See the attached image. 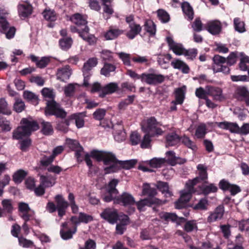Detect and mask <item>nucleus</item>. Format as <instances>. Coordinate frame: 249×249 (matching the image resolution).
I'll return each instance as SVG.
<instances>
[{
  "label": "nucleus",
  "mask_w": 249,
  "mask_h": 249,
  "mask_svg": "<svg viewBox=\"0 0 249 249\" xmlns=\"http://www.w3.org/2000/svg\"><path fill=\"white\" fill-rule=\"evenodd\" d=\"M114 202L122 203L124 206L130 207L128 211L129 213H132L135 211V208L132 206L135 204V200L133 196L127 193H123L120 196H116L114 198Z\"/></svg>",
  "instance_id": "7"
},
{
  "label": "nucleus",
  "mask_w": 249,
  "mask_h": 249,
  "mask_svg": "<svg viewBox=\"0 0 249 249\" xmlns=\"http://www.w3.org/2000/svg\"><path fill=\"white\" fill-rule=\"evenodd\" d=\"M67 225V222L62 223V228L60 231L61 237L64 240H68L71 238L73 234H74L77 231L76 226H75L72 229H69Z\"/></svg>",
  "instance_id": "21"
},
{
  "label": "nucleus",
  "mask_w": 249,
  "mask_h": 249,
  "mask_svg": "<svg viewBox=\"0 0 249 249\" xmlns=\"http://www.w3.org/2000/svg\"><path fill=\"white\" fill-rule=\"evenodd\" d=\"M42 95L47 98L53 99L55 96L53 90L51 89L44 88L41 90Z\"/></svg>",
  "instance_id": "64"
},
{
  "label": "nucleus",
  "mask_w": 249,
  "mask_h": 249,
  "mask_svg": "<svg viewBox=\"0 0 249 249\" xmlns=\"http://www.w3.org/2000/svg\"><path fill=\"white\" fill-rule=\"evenodd\" d=\"M249 94V91L246 87H239L237 88L235 91L236 98L239 100H243V99Z\"/></svg>",
  "instance_id": "43"
},
{
  "label": "nucleus",
  "mask_w": 249,
  "mask_h": 249,
  "mask_svg": "<svg viewBox=\"0 0 249 249\" xmlns=\"http://www.w3.org/2000/svg\"><path fill=\"white\" fill-rule=\"evenodd\" d=\"M160 123L157 122L154 117H150L142 124V130L150 135L151 137L161 135L163 131L160 127Z\"/></svg>",
  "instance_id": "4"
},
{
  "label": "nucleus",
  "mask_w": 249,
  "mask_h": 249,
  "mask_svg": "<svg viewBox=\"0 0 249 249\" xmlns=\"http://www.w3.org/2000/svg\"><path fill=\"white\" fill-rule=\"evenodd\" d=\"M159 216L161 219L168 222L170 221L176 222L178 224L180 223L184 222L185 219L182 217H178L175 213L166 212H162L159 214Z\"/></svg>",
  "instance_id": "20"
},
{
  "label": "nucleus",
  "mask_w": 249,
  "mask_h": 249,
  "mask_svg": "<svg viewBox=\"0 0 249 249\" xmlns=\"http://www.w3.org/2000/svg\"><path fill=\"white\" fill-rule=\"evenodd\" d=\"M54 198L56 203L57 208L67 209L68 208L69 203L61 195H56Z\"/></svg>",
  "instance_id": "45"
},
{
  "label": "nucleus",
  "mask_w": 249,
  "mask_h": 249,
  "mask_svg": "<svg viewBox=\"0 0 249 249\" xmlns=\"http://www.w3.org/2000/svg\"><path fill=\"white\" fill-rule=\"evenodd\" d=\"M233 24L236 31L242 33L246 31L245 23L240 18H236L233 19Z\"/></svg>",
  "instance_id": "42"
},
{
  "label": "nucleus",
  "mask_w": 249,
  "mask_h": 249,
  "mask_svg": "<svg viewBox=\"0 0 249 249\" xmlns=\"http://www.w3.org/2000/svg\"><path fill=\"white\" fill-rule=\"evenodd\" d=\"M27 172L23 170H18L13 175L14 181L16 183L21 182L27 175Z\"/></svg>",
  "instance_id": "51"
},
{
  "label": "nucleus",
  "mask_w": 249,
  "mask_h": 249,
  "mask_svg": "<svg viewBox=\"0 0 249 249\" xmlns=\"http://www.w3.org/2000/svg\"><path fill=\"white\" fill-rule=\"evenodd\" d=\"M44 18L47 20L53 21L56 19V16L54 11L45 10L42 13Z\"/></svg>",
  "instance_id": "53"
},
{
  "label": "nucleus",
  "mask_w": 249,
  "mask_h": 249,
  "mask_svg": "<svg viewBox=\"0 0 249 249\" xmlns=\"http://www.w3.org/2000/svg\"><path fill=\"white\" fill-rule=\"evenodd\" d=\"M72 74V70L69 65H65L57 69L55 75L56 79L62 82H66Z\"/></svg>",
  "instance_id": "13"
},
{
  "label": "nucleus",
  "mask_w": 249,
  "mask_h": 249,
  "mask_svg": "<svg viewBox=\"0 0 249 249\" xmlns=\"http://www.w3.org/2000/svg\"><path fill=\"white\" fill-rule=\"evenodd\" d=\"M179 142V137L176 133H172L166 137V147L175 146Z\"/></svg>",
  "instance_id": "35"
},
{
  "label": "nucleus",
  "mask_w": 249,
  "mask_h": 249,
  "mask_svg": "<svg viewBox=\"0 0 249 249\" xmlns=\"http://www.w3.org/2000/svg\"><path fill=\"white\" fill-rule=\"evenodd\" d=\"M118 89V85L117 83H110L103 88L102 93H100L99 96L101 97H104L107 94L115 92Z\"/></svg>",
  "instance_id": "30"
},
{
  "label": "nucleus",
  "mask_w": 249,
  "mask_h": 249,
  "mask_svg": "<svg viewBox=\"0 0 249 249\" xmlns=\"http://www.w3.org/2000/svg\"><path fill=\"white\" fill-rule=\"evenodd\" d=\"M18 210L20 216L26 222L35 220L34 212L30 209L27 203L19 202Z\"/></svg>",
  "instance_id": "8"
},
{
  "label": "nucleus",
  "mask_w": 249,
  "mask_h": 249,
  "mask_svg": "<svg viewBox=\"0 0 249 249\" xmlns=\"http://www.w3.org/2000/svg\"><path fill=\"white\" fill-rule=\"evenodd\" d=\"M219 187L223 190L229 191L232 195H235L240 192V189L239 186L231 184L225 180L220 181L219 182Z\"/></svg>",
  "instance_id": "23"
},
{
  "label": "nucleus",
  "mask_w": 249,
  "mask_h": 249,
  "mask_svg": "<svg viewBox=\"0 0 249 249\" xmlns=\"http://www.w3.org/2000/svg\"><path fill=\"white\" fill-rule=\"evenodd\" d=\"M157 187L162 193H165L166 196H171V193L169 191L167 183L159 181L157 183Z\"/></svg>",
  "instance_id": "48"
},
{
  "label": "nucleus",
  "mask_w": 249,
  "mask_h": 249,
  "mask_svg": "<svg viewBox=\"0 0 249 249\" xmlns=\"http://www.w3.org/2000/svg\"><path fill=\"white\" fill-rule=\"evenodd\" d=\"M224 207L222 206L217 207L215 211L208 217V220L210 222H213L221 219L224 214Z\"/></svg>",
  "instance_id": "28"
},
{
  "label": "nucleus",
  "mask_w": 249,
  "mask_h": 249,
  "mask_svg": "<svg viewBox=\"0 0 249 249\" xmlns=\"http://www.w3.org/2000/svg\"><path fill=\"white\" fill-rule=\"evenodd\" d=\"M129 30L127 32L126 35L130 39L134 38L141 32L142 30L141 26L136 23L131 24V25L129 26Z\"/></svg>",
  "instance_id": "31"
},
{
  "label": "nucleus",
  "mask_w": 249,
  "mask_h": 249,
  "mask_svg": "<svg viewBox=\"0 0 249 249\" xmlns=\"http://www.w3.org/2000/svg\"><path fill=\"white\" fill-rule=\"evenodd\" d=\"M19 16L25 18L32 13V6L27 1H20L18 6Z\"/></svg>",
  "instance_id": "17"
},
{
  "label": "nucleus",
  "mask_w": 249,
  "mask_h": 249,
  "mask_svg": "<svg viewBox=\"0 0 249 249\" xmlns=\"http://www.w3.org/2000/svg\"><path fill=\"white\" fill-rule=\"evenodd\" d=\"M89 28L88 26L84 28L83 32H80V36L90 45L94 44L97 41L96 38L92 35L89 34Z\"/></svg>",
  "instance_id": "29"
},
{
  "label": "nucleus",
  "mask_w": 249,
  "mask_h": 249,
  "mask_svg": "<svg viewBox=\"0 0 249 249\" xmlns=\"http://www.w3.org/2000/svg\"><path fill=\"white\" fill-rule=\"evenodd\" d=\"M142 196H154L156 195L157 191L155 188H151L150 184L147 183H143L142 185Z\"/></svg>",
  "instance_id": "39"
},
{
  "label": "nucleus",
  "mask_w": 249,
  "mask_h": 249,
  "mask_svg": "<svg viewBox=\"0 0 249 249\" xmlns=\"http://www.w3.org/2000/svg\"><path fill=\"white\" fill-rule=\"evenodd\" d=\"M159 19L163 23H166L169 21L170 16L169 14L162 9H159L157 11Z\"/></svg>",
  "instance_id": "58"
},
{
  "label": "nucleus",
  "mask_w": 249,
  "mask_h": 249,
  "mask_svg": "<svg viewBox=\"0 0 249 249\" xmlns=\"http://www.w3.org/2000/svg\"><path fill=\"white\" fill-rule=\"evenodd\" d=\"M46 115H53L57 117L64 118L66 112L62 109L58 104L53 100L48 101L45 109Z\"/></svg>",
  "instance_id": "6"
},
{
  "label": "nucleus",
  "mask_w": 249,
  "mask_h": 249,
  "mask_svg": "<svg viewBox=\"0 0 249 249\" xmlns=\"http://www.w3.org/2000/svg\"><path fill=\"white\" fill-rule=\"evenodd\" d=\"M166 40L170 49L172 50L176 55H183L185 49L183 47L182 44L175 42L171 37H167Z\"/></svg>",
  "instance_id": "18"
},
{
  "label": "nucleus",
  "mask_w": 249,
  "mask_h": 249,
  "mask_svg": "<svg viewBox=\"0 0 249 249\" xmlns=\"http://www.w3.org/2000/svg\"><path fill=\"white\" fill-rule=\"evenodd\" d=\"M71 20L78 27H82L84 26V28H85V26H87L86 25L87 23L86 20L79 14H75L73 15L71 17Z\"/></svg>",
  "instance_id": "34"
},
{
  "label": "nucleus",
  "mask_w": 249,
  "mask_h": 249,
  "mask_svg": "<svg viewBox=\"0 0 249 249\" xmlns=\"http://www.w3.org/2000/svg\"><path fill=\"white\" fill-rule=\"evenodd\" d=\"M207 31L212 35L218 34L221 30V23L218 20L208 22L206 25Z\"/></svg>",
  "instance_id": "25"
},
{
  "label": "nucleus",
  "mask_w": 249,
  "mask_h": 249,
  "mask_svg": "<svg viewBox=\"0 0 249 249\" xmlns=\"http://www.w3.org/2000/svg\"><path fill=\"white\" fill-rule=\"evenodd\" d=\"M240 56V62L239 67L241 70L245 71L249 69V57L242 53H239Z\"/></svg>",
  "instance_id": "40"
},
{
  "label": "nucleus",
  "mask_w": 249,
  "mask_h": 249,
  "mask_svg": "<svg viewBox=\"0 0 249 249\" xmlns=\"http://www.w3.org/2000/svg\"><path fill=\"white\" fill-rule=\"evenodd\" d=\"M165 76L157 72L154 69H150L147 72L142 74V82L150 85H156L163 82Z\"/></svg>",
  "instance_id": "5"
},
{
  "label": "nucleus",
  "mask_w": 249,
  "mask_h": 249,
  "mask_svg": "<svg viewBox=\"0 0 249 249\" xmlns=\"http://www.w3.org/2000/svg\"><path fill=\"white\" fill-rule=\"evenodd\" d=\"M71 221L75 226L77 227L80 223H88L93 220L91 215L84 213H80L78 217L76 216H72L71 218Z\"/></svg>",
  "instance_id": "19"
},
{
  "label": "nucleus",
  "mask_w": 249,
  "mask_h": 249,
  "mask_svg": "<svg viewBox=\"0 0 249 249\" xmlns=\"http://www.w3.org/2000/svg\"><path fill=\"white\" fill-rule=\"evenodd\" d=\"M171 64L174 69L180 70L183 73H188L189 72V66L183 61L178 59L172 61Z\"/></svg>",
  "instance_id": "27"
},
{
  "label": "nucleus",
  "mask_w": 249,
  "mask_h": 249,
  "mask_svg": "<svg viewBox=\"0 0 249 249\" xmlns=\"http://www.w3.org/2000/svg\"><path fill=\"white\" fill-rule=\"evenodd\" d=\"M184 229L187 232H191L194 231H197V226L196 221L195 220L187 221L184 225Z\"/></svg>",
  "instance_id": "57"
},
{
  "label": "nucleus",
  "mask_w": 249,
  "mask_h": 249,
  "mask_svg": "<svg viewBox=\"0 0 249 249\" xmlns=\"http://www.w3.org/2000/svg\"><path fill=\"white\" fill-rule=\"evenodd\" d=\"M85 160L87 165L92 166V161L90 158L95 159L98 161H103L105 174H110L117 171L120 167L127 169L133 167L136 163V160H131L125 161H119L112 153L107 151L93 150L89 154L86 153L84 155Z\"/></svg>",
  "instance_id": "1"
},
{
  "label": "nucleus",
  "mask_w": 249,
  "mask_h": 249,
  "mask_svg": "<svg viewBox=\"0 0 249 249\" xmlns=\"http://www.w3.org/2000/svg\"><path fill=\"white\" fill-rule=\"evenodd\" d=\"M135 96H129L127 98L121 101L119 104V108L120 109H124L128 105L131 104L134 100Z\"/></svg>",
  "instance_id": "59"
},
{
  "label": "nucleus",
  "mask_w": 249,
  "mask_h": 249,
  "mask_svg": "<svg viewBox=\"0 0 249 249\" xmlns=\"http://www.w3.org/2000/svg\"><path fill=\"white\" fill-rule=\"evenodd\" d=\"M20 124L21 126L18 127L13 133V138L14 139H22L39 128L37 122L30 118H23Z\"/></svg>",
  "instance_id": "2"
},
{
  "label": "nucleus",
  "mask_w": 249,
  "mask_h": 249,
  "mask_svg": "<svg viewBox=\"0 0 249 249\" xmlns=\"http://www.w3.org/2000/svg\"><path fill=\"white\" fill-rule=\"evenodd\" d=\"M72 40L71 38H63L59 40V45L63 50H67L70 49L72 45Z\"/></svg>",
  "instance_id": "54"
},
{
  "label": "nucleus",
  "mask_w": 249,
  "mask_h": 249,
  "mask_svg": "<svg viewBox=\"0 0 249 249\" xmlns=\"http://www.w3.org/2000/svg\"><path fill=\"white\" fill-rule=\"evenodd\" d=\"M123 33V31L118 29H110L107 31L104 36L106 40H112Z\"/></svg>",
  "instance_id": "37"
},
{
  "label": "nucleus",
  "mask_w": 249,
  "mask_h": 249,
  "mask_svg": "<svg viewBox=\"0 0 249 249\" xmlns=\"http://www.w3.org/2000/svg\"><path fill=\"white\" fill-rule=\"evenodd\" d=\"M206 134V127L205 124H200L197 127L195 136L198 139H201L204 137Z\"/></svg>",
  "instance_id": "52"
},
{
  "label": "nucleus",
  "mask_w": 249,
  "mask_h": 249,
  "mask_svg": "<svg viewBox=\"0 0 249 249\" xmlns=\"http://www.w3.org/2000/svg\"><path fill=\"white\" fill-rule=\"evenodd\" d=\"M197 179V178H194L186 183L185 188L180 192L179 199L175 203L176 209H180L185 207L186 203L190 200L192 193L194 192V187L196 184Z\"/></svg>",
  "instance_id": "3"
},
{
  "label": "nucleus",
  "mask_w": 249,
  "mask_h": 249,
  "mask_svg": "<svg viewBox=\"0 0 249 249\" xmlns=\"http://www.w3.org/2000/svg\"><path fill=\"white\" fill-rule=\"evenodd\" d=\"M85 116V115L83 113L74 114L65 120V124L67 126H69L73 123L75 124L78 128H82L84 125V117Z\"/></svg>",
  "instance_id": "12"
},
{
  "label": "nucleus",
  "mask_w": 249,
  "mask_h": 249,
  "mask_svg": "<svg viewBox=\"0 0 249 249\" xmlns=\"http://www.w3.org/2000/svg\"><path fill=\"white\" fill-rule=\"evenodd\" d=\"M161 201L155 198L153 199L150 198H144L143 199H141L139 201L136 202L135 204L137 207V209L139 211H145V207L146 206H150L153 203H157V204H161Z\"/></svg>",
  "instance_id": "22"
},
{
  "label": "nucleus",
  "mask_w": 249,
  "mask_h": 249,
  "mask_svg": "<svg viewBox=\"0 0 249 249\" xmlns=\"http://www.w3.org/2000/svg\"><path fill=\"white\" fill-rule=\"evenodd\" d=\"M1 204L3 210L8 213H11L13 210L12 201L11 199H5L2 201Z\"/></svg>",
  "instance_id": "50"
},
{
  "label": "nucleus",
  "mask_w": 249,
  "mask_h": 249,
  "mask_svg": "<svg viewBox=\"0 0 249 249\" xmlns=\"http://www.w3.org/2000/svg\"><path fill=\"white\" fill-rule=\"evenodd\" d=\"M213 61L214 63L213 66V69L214 72H222L225 74L229 73V68L223 65L226 61V59L225 57L216 55L213 57Z\"/></svg>",
  "instance_id": "10"
},
{
  "label": "nucleus",
  "mask_w": 249,
  "mask_h": 249,
  "mask_svg": "<svg viewBox=\"0 0 249 249\" xmlns=\"http://www.w3.org/2000/svg\"><path fill=\"white\" fill-rule=\"evenodd\" d=\"M118 183V180L113 179L110 180L107 187V193L103 196V199L106 202H110L116 198L118 193L116 187Z\"/></svg>",
  "instance_id": "9"
},
{
  "label": "nucleus",
  "mask_w": 249,
  "mask_h": 249,
  "mask_svg": "<svg viewBox=\"0 0 249 249\" xmlns=\"http://www.w3.org/2000/svg\"><path fill=\"white\" fill-rule=\"evenodd\" d=\"M115 129L113 133L115 141L118 142L124 141L126 138V133L123 127L121 125H118L115 126Z\"/></svg>",
  "instance_id": "33"
},
{
  "label": "nucleus",
  "mask_w": 249,
  "mask_h": 249,
  "mask_svg": "<svg viewBox=\"0 0 249 249\" xmlns=\"http://www.w3.org/2000/svg\"><path fill=\"white\" fill-rule=\"evenodd\" d=\"M172 59L171 55L170 54H159L158 56L157 61L158 64L163 68H166L167 64Z\"/></svg>",
  "instance_id": "38"
},
{
  "label": "nucleus",
  "mask_w": 249,
  "mask_h": 249,
  "mask_svg": "<svg viewBox=\"0 0 249 249\" xmlns=\"http://www.w3.org/2000/svg\"><path fill=\"white\" fill-rule=\"evenodd\" d=\"M180 141L182 143L184 144L188 148L191 149L192 150L195 151L196 149V144L189 137L184 136L179 138V142Z\"/></svg>",
  "instance_id": "44"
},
{
  "label": "nucleus",
  "mask_w": 249,
  "mask_h": 249,
  "mask_svg": "<svg viewBox=\"0 0 249 249\" xmlns=\"http://www.w3.org/2000/svg\"><path fill=\"white\" fill-rule=\"evenodd\" d=\"M176 100L174 101L178 104H182L184 100V92L181 89L178 88L175 91Z\"/></svg>",
  "instance_id": "60"
},
{
  "label": "nucleus",
  "mask_w": 249,
  "mask_h": 249,
  "mask_svg": "<svg viewBox=\"0 0 249 249\" xmlns=\"http://www.w3.org/2000/svg\"><path fill=\"white\" fill-rule=\"evenodd\" d=\"M31 59L36 63V65L39 68H43L47 66L49 63L50 59L49 57H42L40 60L34 55L30 56Z\"/></svg>",
  "instance_id": "32"
},
{
  "label": "nucleus",
  "mask_w": 249,
  "mask_h": 249,
  "mask_svg": "<svg viewBox=\"0 0 249 249\" xmlns=\"http://www.w3.org/2000/svg\"><path fill=\"white\" fill-rule=\"evenodd\" d=\"M208 201L206 198L201 199L199 202L195 205L193 208L195 210H203L207 209Z\"/></svg>",
  "instance_id": "61"
},
{
  "label": "nucleus",
  "mask_w": 249,
  "mask_h": 249,
  "mask_svg": "<svg viewBox=\"0 0 249 249\" xmlns=\"http://www.w3.org/2000/svg\"><path fill=\"white\" fill-rule=\"evenodd\" d=\"M97 64V60L96 58H89L87 62H86L83 68V72L84 75V85L88 86L89 85L88 81L91 75L90 71L93 67L96 66Z\"/></svg>",
  "instance_id": "11"
},
{
  "label": "nucleus",
  "mask_w": 249,
  "mask_h": 249,
  "mask_svg": "<svg viewBox=\"0 0 249 249\" xmlns=\"http://www.w3.org/2000/svg\"><path fill=\"white\" fill-rule=\"evenodd\" d=\"M115 69L116 68L114 65L106 63L101 69V73L106 76H108L110 75V72L114 71Z\"/></svg>",
  "instance_id": "55"
},
{
  "label": "nucleus",
  "mask_w": 249,
  "mask_h": 249,
  "mask_svg": "<svg viewBox=\"0 0 249 249\" xmlns=\"http://www.w3.org/2000/svg\"><path fill=\"white\" fill-rule=\"evenodd\" d=\"M41 132L44 135H50L53 133V127L50 123L43 121L41 123Z\"/></svg>",
  "instance_id": "41"
},
{
  "label": "nucleus",
  "mask_w": 249,
  "mask_h": 249,
  "mask_svg": "<svg viewBox=\"0 0 249 249\" xmlns=\"http://www.w3.org/2000/svg\"><path fill=\"white\" fill-rule=\"evenodd\" d=\"M56 179L55 176L41 175L40 183L45 188L51 187L55 184Z\"/></svg>",
  "instance_id": "26"
},
{
  "label": "nucleus",
  "mask_w": 249,
  "mask_h": 249,
  "mask_svg": "<svg viewBox=\"0 0 249 249\" xmlns=\"http://www.w3.org/2000/svg\"><path fill=\"white\" fill-rule=\"evenodd\" d=\"M117 54L118 55L120 58L122 60L123 63L127 66H131V62L130 60V54L124 53H118Z\"/></svg>",
  "instance_id": "62"
},
{
  "label": "nucleus",
  "mask_w": 249,
  "mask_h": 249,
  "mask_svg": "<svg viewBox=\"0 0 249 249\" xmlns=\"http://www.w3.org/2000/svg\"><path fill=\"white\" fill-rule=\"evenodd\" d=\"M19 244L23 248H30L34 246V243L30 240H28L22 237H18Z\"/></svg>",
  "instance_id": "63"
},
{
  "label": "nucleus",
  "mask_w": 249,
  "mask_h": 249,
  "mask_svg": "<svg viewBox=\"0 0 249 249\" xmlns=\"http://www.w3.org/2000/svg\"><path fill=\"white\" fill-rule=\"evenodd\" d=\"M216 124L221 129L228 130L231 133H238L239 126L236 123L224 121L222 122H216Z\"/></svg>",
  "instance_id": "24"
},
{
  "label": "nucleus",
  "mask_w": 249,
  "mask_h": 249,
  "mask_svg": "<svg viewBox=\"0 0 249 249\" xmlns=\"http://www.w3.org/2000/svg\"><path fill=\"white\" fill-rule=\"evenodd\" d=\"M0 113L9 115L11 114V111L8 107V105L5 99H0Z\"/></svg>",
  "instance_id": "49"
},
{
  "label": "nucleus",
  "mask_w": 249,
  "mask_h": 249,
  "mask_svg": "<svg viewBox=\"0 0 249 249\" xmlns=\"http://www.w3.org/2000/svg\"><path fill=\"white\" fill-rule=\"evenodd\" d=\"M165 160L162 158H153L149 161L150 166L152 168H160L165 163Z\"/></svg>",
  "instance_id": "56"
},
{
  "label": "nucleus",
  "mask_w": 249,
  "mask_h": 249,
  "mask_svg": "<svg viewBox=\"0 0 249 249\" xmlns=\"http://www.w3.org/2000/svg\"><path fill=\"white\" fill-rule=\"evenodd\" d=\"M144 30L151 35H154L156 33V25L151 20H147L145 22Z\"/></svg>",
  "instance_id": "46"
},
{
  "label": "nucleus",
  "mask_w": 249,
  "mask_h": 249,
  "mask_svg": "<svg viewBox=\"0 0 249 249\" xmlns=\"http://www.w3.org/2000/svg\"><path fill=\"white\" fill-rule=\"evenodd\" d=\"M100 215L102 218L111 224L116 223L118 217L117 211L115 209L110 208L105 209L103 212L100 214Z\"/></svg>",
  "instance_id": "16"
},
{
  "label": "nucleus",
  "mask_w": 249,
  "mask_h": 249,
  "mask_svg": "<svg viewBox=\"0 0 249 249\" xmlns=\"http://www.w3.org/2000/svg\"><path fill=\"white\" fill-rule=\"evenodd\" d=\"M206 89H207L208 94L213 97L214 100L221 102L225 99V96L221 88L208 86H206Z\"/></svg>",
  "instance_id": "14"
},
{
  "label": "nucleus",
  "mask_w": 249,
  "mask_h": 249,
  "mask_svg": "<svg viewBox=\"0 0 249 249\" xmlns=\"http://www.w3.org/2000/svg\"><path fill=\"white\" fill-rule=\"evenodd\" d=\"M67 143L71 149L75 151V155L77 160L82 161L81 158L84 152L83 148L80 145L78 142L76 140L69 139L67 140Z\"/></svg>",
  "instance_id": "15"
},
{
  "label": "nucleus",
  "mask_w": 249,
  "mask_h": 249,
  "mask_svg": "<svg viewBox=\"0 0 249 249\" xmlns=\"http://www.w3.org/2000/svg\"><path fill=\"white\" fill-rule=\"evenodd\" d=\"M24 98L32 102L34 104H37L38 97L32 92L26 90L23 92Z\"/></svg>",
  "instance_id": "47"
},
{
  "label": "nucleus",
  "mask_w": 249,
  "mask_h": 249,
  "mask_svg": "<svg viewBox=\"0 0 249 249\" xmlns=\"http://www.w3.org/2000/svg\"><path fill=\"white\" fill-rule=\"evenodd\" d=\"M182 9L183 13L189 20H192L194 18L193 8L188 2H184L182 4Z\"/></svg>",
  "instance_id": "36"
}]
</instances>
